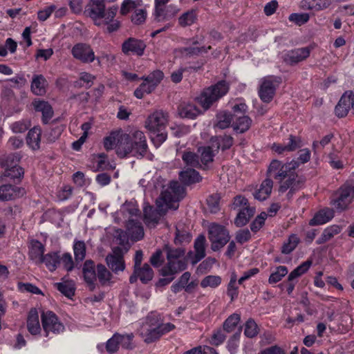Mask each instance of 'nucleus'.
<instances>
[{"instance_id":"obj_1","label":"nucleus","mask_w":354,"mask_h":354,"mask_svg":"<svg viewBox=\"0 0 354 354\" xmlns=\"http://www.w3.org/2000/svg\"><path fill=\"white\" fill-rule=\"evenodd\" d=\"M230 85L225 80L218 81L203 90L198 97V101L202 107L207 110L229 91Z\"/></svg>"},{"instance_id":"obj_2","label":"nucleus","mask_w":354,"mask_h":354,"mask_svg":"<svg viewBox=\"0 0 354 354\" xmlns=\"http://www.w3.org/2000/svg\"><path fill=\"white\" fill-rule=\"evenodd\" d=\"M91 4L86 10L88 15L94 21L95 25L97 26H102V19H105L106 22L115 18L118 6H113L106 11L104 0H91Z\"/></svg>"},{"instance_id":"obj_3","label":"nucleus","mask_w":354,"mask_h":354,"mask_svg":"<svg viewBox=\"0 0 354 354\" xmlns=\"http://www.w3.org/2000/svg\"><path fill=\"white\" fill-rule=\"evenodd\" d=\"M208 239L211 242V249L213 251H218L230 241L229 231L225 226L212 223L208 230Z\"/></svg>"},{"instance_id":"obj_4","label":"nucleus","mask_w":354,"mask_h":354,"mask_svg":"<svg viewBox=\"0 0 354 354\" xmlns=\"http://www.w3.org/2000/svg\"><path fill=\"white\" fill-rule=\"evenodd\" d=\"M281 82V77L277 76L269 75L262 78L258 90L261 100L264 103H270Z\"/></svg>"},{"instance_id":"obj_5","label":"nucleus","mask_w":354,"mask_h":354,"mask_svg":"<svg viewBox=\"0 0 354 354\" xmlns=\"http://www.w3.org/2000/svg\"><path fill=\"white\" fill-rule=\"evenodd\" d=\"M336 198L332 199L331 204L339 212L345 210L354 198V186L342 185L336 193Z\"/></svg>"},{"instance_id":"obj_6","label":"nucleus","mask_w":354,"mask_h":354,"mask_svg":"<svg viewBox=\"0 0 354 354\" xmlns=\"http://www.w3.org/2000/svg\"><path fill=\"white\" fill-rule=\"evenodd\" d=\"M41 319L46 337L48 336L50 332L57 334L63 332L65 329L64 324L59 321L57 316L53 311H43Z\"/></svg>"},{"instance_id":"obj_7","label":"nucleus","mask_w":354,"mask_h":354,"mask_svg":"<svg viewBox=\"0 0 354 354\" xmlns=\"http://www.w3.org/2000/svg\"><path fill=\"white\" fill-rule=\"evenodd\" d=\"M112 252V254H109L106 257L107 266L115 273L123 271L125 268L124 254L126 252L120 246L113 248Z\"/></svg>"},{"instance_id":"obj_8","label":"nucleus","mask_w":354,"mask_h":354,"mask_svg":"<svg viewBox=\"0 0 354 354\" xmlns=\"http://www.w3.org/2000/svg\"><path fill=\"white\" fill-rule=\"evenodd\" d=\"M350 109H352L354 114V94L352 91H347L342 95L335 106V113L338 118H341L346 116Z\"/></svg>"},{"instance_id":"obj_9","label":"nucleus","mask_w":354,"mask_h":354,"mask_svg":"<svg viewBox=\"0 0 354 354\" xmlns=\"http://www.w3.org/2000/svg\"><path fill=\"white\" fill-rule=\"evenodd\" d=\"M146 44L143 40L134 37H129L122 44V51L124 55H136L142 56L146 48Z\"/></svg>"},{"instance_id":"obj_10","label":"nucleus","mask_w":354,"mask_h":354,"mask_svg":"<svg viewBox=\"0 0 354 354\" xmlns=\"http://www.w3.org/2000/svg\"><path fill=\"white\" fill-rule=\"evenodd\" d=\"M167 122V115L162 111H156L149 116L145 127L151 133L165 130Z\"/></svg>"},{"instance_id":"obj_11","label":"nucleus","mask_w":354,"mask_h":354,"mask_svg":"<svg viewBox=\"0 0 354 354\" xmlns=\"http://www.w3.org/2000/svg\"><path fill=\"white\" fill-rule=\"evenodd\" d=\"M71 53L75 58L84 63L92 62L95 59L93 50L86 44L79 43L75 44L73 47Z\"/></svg>"},{"instance_id":"obj_12","label":"nucleus","mask_w":354,"mask_h":354,"mask_svg":"<svg viewBox=\"0 0 354 354\" xmlns=\"http://www.w3.org/2000/svg\"><path fill=\"white\" fill-rule=\"evenodd\" d=\"M26 194L24 188L5 184L0 186V201H8L22 197Z\"/></svg>"},{"instance_id":"obj_13","label":"nucleus","mask_w":354,"mask_h":354,"mask_svg":"<svg viewBox=\"0 0 354 354\" xmlns=\"http://www.w3.org/2000/svg\"><path fill=\"white\" fill-rule=\"evenodd\" d=\"M133 151H135V150L133 147L131 136L127 133L121 134L116 145L117 155L123 158Z\"/></svg>"},{"instance_id":"obj_14","label":"nucleus","mask_w":354,"mask_h":354,"mask_svg":"<svg viewBox=\"0 0 354 354\" xmlns=\"http://www.w3.org/2000/svg\"><path fill=\"white\" fill-rule=\"evenodd\" d=\"M131 138L135 152L143 157L148 148L144 133L141 131H136L131 136Z\"/></svg>"},{"instance_id":"obj_15","label":"nucleus","mask_w":354,"mask_h":354,"mask_svg":"<svg viewBox=\"0 0 354 354\" xmlns=\"http://www.w3.org/2000/svg\"><path fill=\"white\" fill-rule=\"evenodd\" d=\"M127 232L133 241H138L144 237V230L142 223L137 220L129 219L127 224Z\"/></svg>"},{"instance_id":"obj_16","label":"nucleus","mask_w":354,"mask_h":354,"mask_svg":"<svg viewBox=\"0 0 354 354\" xmlns=\"http://www.w3.org/2000/svg\"><path fill=\"white\" fill-rule=\"evenodd\" d=\"M310 49L309 47H304L291 50L286 55L285 62L293 65L300 62L309 57Z\"/></svg>"},{"instance_id":"obj_17","label":"nucleus","mask_w":354,"mask_h":354,"mask_svg":"<svg viewBox=\"0 0 354 354\" xmlns=\"http://www.w3.org/2000/svg\"><path fill=\"white\" fill-rule=\"evenodd\" d=\"M82 272L84 281L88 283L91 291L94 290L95 286L94 281L96 280V272L94 261L86 260L83 265Z\"/></svg>"},{"instance_id":"obj_18","label":"nucleus","mask_w":354,"mask_h":354,"mask_svg":"<svg viewBox=\"0 0 354 354\" xmlns=\"http://www.w3.org/2000/svg\"><path fill=\"white\" fill-rule=\"evenodd\" d=\"M179 179L183 184L189 186L199 183L202 180V176L199 172L193 168H188L179 173Z\"/></svg>"},{"instance_id":"obj_19","label":"nucleus","mask_w":354,"mask_h":354,"mask_svg":"<svg viewBox=\"0 0 354 354\" xmlns=\"http://www.w3.org/2000/svg\"><path fill=\"white\" fill-rule=\"evenodd\" d=\"M178 10L172 6H162L154 10V20L156 22L167 21L173 19L177 14Z\"/></svg>"},{"instance_id":"obj_20","label":"nucleus","mask_w":354,"mask_h":354,"mask_svg":"<svg viewBox=\"0 0 354 354\" xmlns=\"http://www.w3.org/2000/svg\"><path fill=\"white\" fill-rule=\"evenodd\" d=\"M27 328L31 335H37L41 332L39 315L36 308H31L27 317Z\"/></svg>"},{"instance_id":"obj_21","label":"nucleus","mask_w":354,"mask_h":354,"mask_svg":"<svg viewBox=\"0 0 354 354\" xmlns=\"http://www.w3.org/2000/svg\"><path fill=\"white\" fill-rule=\"evenodd\" d=\"M47 81L43 75H34L30 85L32 92L37 95H43L46 93Z\"/></svg>"},{"instance_id":"obj_22","label":"nucleus","mask_w":354,"mask_h":354,"mask_svg":"<svg viewBox=\"0 0 354 354\" xmlns=\"http://www.w3.org/2000/svg\"><path fill=\"white\" fill-rule=\"evenodd\" d=\"M272 186V180L270 178H266L262 182L260 188L253 194L254 198L260 201L266 200L271 194Z\"/></svg>"},{"instance_id":"obj_23","label":"nucleus","mask_w":354,"mask_h":354,"mask_svg":"<svg viewBox=\"0 0 354 354\" xmlns=\"http://www.w3.org/2000/svg\"><path fill=\"white\" fill-rule=\"evenodd\" d=\"M41 130L39 127H34L30 129L27 136V145L33 150H37L40 147Z\"/></svg>"},{"instance_id":"obj_24","label":"nucleus","mask_w":354,"mask_h":354,"mask_svg":"<svg viewBox=\"0 0 354 354\" xmlns=\"http://www.w3.org/2000/svg\"><path fill=\"white\" fill-rule=\"evenodd\" d=\"M333 216L334 212L332 209L328 208L322 209L316 213L314 217L310 220L309 225L314 226L324 224L331 220Z\"/></svg>"},{"instance_id":"obj_25","label":"nucleus","mask_w":354,"mask_h":354,"mask_svg":"<svg viewBox=\"0 0 354 354\" xmlns=\"http://www.w3.org/2000/svg\"><path fill=\"white\" fill-rule=\"evenodd\" d=\"M255 213V208L246 207L240 210L234 219V224L236 227H241L245 225Z\"/></svg>"},{"instance_id":"obj_26","label":"nucleus","mask_w":354,"mask_h":354,"mask_svg":"<svg viewBox=\"0 0 354 354\" xmlns=\"http://www.w3.org/2000/svg\"><path fill=\"white\" fill-rule=\"evenodd\" d=\"M252 122V120L249 116H239L233 121L232 127L236 133H243L250 129Z\"/></svg>"},{"instance_id":"obj_27","label":"nucleus","mask_w":354,"mask_h":354,"mask_svg":"<svg viewBox=\"0 0 354 354\" xmlns=\"http://www.w3.org/2000/svg\"><path fill=\"white\" fill-rule=\"evenodd\" d=\"M178 111L181 118L188 119H194L200 114L199 109L192 104H180L178 106Z\"/></svg>"},{"instance_id":"obj_28","label":"nucleus","mask_w":354,"mask_h":354,"mask_svg":"<svg viewBox=\"0 0 354 354\" xmlns=\"http://www.w3.org/2000/svg\"><path fill=\"white\" fill-rule=\"evenodd\" d=\"M61 262L59 252H53L44 255L39 263H44L46 268L50 271H55Z\"/></svg>"},{"instance_id":"obj_29","label":"nucleus","mask_w":354,"mask_h":354,"mask_svg":"<svg viewBox=\"0 0 354 354\" xmlns=\"http://www.w3.org/2000/svg\"><path fill=\"white\" fill-rule=\"evenodd\" d=\"M198 152L201 154L199 160H201L202 163V169H207L208 164L213 162L216 153L212 150V147L206 146L199 147Z\"/></svg>"},{"instance_id":"obj_30","label":"nucleus","mask_w":354,"mask_h":354,"mask_svg":"<svg viewBox=\"0 0 354 354\" xmlns=\"http://www.w3.org/2000/svg\"><path fill=\"white\" fill-rule=\"evenodd\" d=\"M205 236L200 234L194 241L195 256L192 264H195L203 259L205 256Z\"/></svg>"},{"instance_id":"obj_31","label":"nucleus","mask_w":354,"mask_h":354,"mask_svg":"<svg viewBox=\"0 0 354 354\" xmlns=\"http://www.w3.org/2000/svg\"><path fill=\"white\" fill-rule=\"evenodd\" d=\"M135 269L136 273L138 274V278L142 283L147 284L152 280L154 272L148 263H145L142 266L135 268Z\"/></svg>"},{"instance_id":"obj_32","label":"nucleus","mask_w":354,"mask_h":354,"mask_svg":"<svg viewBox=\"0 0 354 354\" xmlns=\"http://www.w3.org/2000/svg\"><path fill=\"white\" fill-rule=\"evenodd\" d=\"M210 49H212L211 46H209L208 47L188 46V47H182V48H178V52L183 57H191L193 56L199 55L202 53H207L208 52V50Z\"/></svg>"},{"instance_id":"obj_33","label":"nucleus","mask_w":354,"mask_h":354,"mask_svg":"<svg viewBox=\"0 0 354 354\" xmlns=\"http://www.w3.org/2000/svg\"><path fill=\"white\" fill-rule=\"evenodd\" d=\"M233 119L234 115L230 112L225 111H221L216 115L217 122L216 126L221 129H226L231 125Z\"/></svg>"},{"instance_id":"obj_34","label":"nucleus","mask_w":354,"mask_h":354,"mask_svg":"<svg viewBox=\"0 0 354 354\" xmlns=\"http://www.w3.org/2000/svg\"><path fill=\"white\" fill-rule=\"evenodd\" d=\"M31 247L29 252V256L31 259L40 260L44 257V253L45 251L44 245L37 240H32L30 242Z\"/></svg>"},{"instance_id":"obj_35","label":"nucleus","mask_w":354,"mask_h":354,"mask_svg":"<svg viewBox=\"0 0 354 354\" xmlns=\"http://www.w3.org/2000/svg\"><path fill=\"white\" fill-rule=\"evenodd\" d=\"M163 250L166 252L167 261L178 260L183 257L185 253V249L182 248H172L169 243L164 245Z\"/></svg>"},{"instance_id":"obj_36","label":"nucleus","mask_w":354,"mask_h":354,"mask_svg":"<svg viewBox=\"0 0 354 354\" xmlns=\"http://www.w3.org/2000/svg\"><path fill=\"white\" fill-rule=\"evenodd\" d=\"M341 231L339 225H332L325 229L321 236L316 241L317 244H322L330 240L335 235L338 234Z\"/></svg>"},{"instance_id":"obj_37","label":"nucleus","mask_w":354,"mask_h":354,"mask_svg":"<svg viewBox=\"0 0 354 354\" xmlns=\"http://www.w3.org/2000/svg\"><path fill=\"white\" fill-rule=\"evenodd\" d=\"M178 273L177 260L167 261V263L159 270V274L162 277H175Z\"/></svg>"},{"instance_id":"obj_38","label":"nucleus","mask_w":354,"mask_h":354,"mask_svg":"<svg viewBox=\"0 0 354 354\" xmlns=\"http://www.w3.org/2000/svg\"><path fill=\"white\" fill-rule=\"evenodd\" d=\"M127 232H124L122 230L118 229L115 230V235L114 236V241L116 244L121 245L124 252L130 248L129 243V238L127 234Z\"/></svg>"},{"instance_id":"obj_39","label":"nucleus","mask_w":354,"mask_h":354,"mask_svg":"<svg viewBox=\"0 0 354 354\" xmlns=\"http://www.w3.org/2000/svg\"><path fill=\"white\" fill-rule=\"evenodd\" d=\"M197 19L196 12L194 10H190L184 12L179 18L178 23L182 27L191 26Z\"/></svg>"},{"instance_id":"obj_40","label":"nucleus","mask_w":354,"mask_h":354,"mask_svg":"<svg viewBox=\"0 0 354 354\" xmlns=\"http://www.w3.org/2000/svg\"><path fill=\"white\" fill-rule=\"evenodd\" d=\"M158 327L147 328L145 331L142 332L141 335L144 338L145 342L150 344L160 339L162 336Z\"/></svg>"},{"instance_id":"obj_41","label":"nucleus","mask_w":354,"mask_h":354,"mask_svg":"<svg viewBox=\"0 0 354 354\" xmlns=\"http://www.w3.org/2000/svg\"><path fill=\"white\" fill-rule=\"evenodd\" d=\"M20 159L21 156L18 153H10L0 159V165L5 168L17 167Z\"/></svg>"},{"instance_id":"obj_42","label":"nucleus","mask_w":354,"mask_h":354,"mask_svg":"<svg viewBox=\"0 0 354 354\" xmlns=\"http://www.w3.org/2000/svg\"><path fill=\"white\" fill-rule=\"evenodd\" d=\"M182 159L187 165L192 167L202 168V165L200 162L198 156L194 152H184L182 156Z\"/></svg>"},{"instance_id":"obj_43","label":"nucleus","mask_w":354,"mask_h":354,"mask_svg":"<svg viewBox=\"0 0 354 354\" xmlns=\"http://www.w3.org/2000/svg\"><path fill=\"white\" fill-rule=\"evenodd\" d=\"M144 217L146 222H152L153 224H158L160 215L157 209H155L151 205H146L143 209Z\"/></svg>"},{"instance_id":"obj_44","label":"nucleus","mask_w":354,"mask_h":354,"mask_svg":"<svg viewBox=\"0 0 354 354\" xmlns=\"http://www.w3.org/2000/svg\"><path fill=\"white\" fill-rule=\"evenodd\" d=\"M312 265V261L308 260L303 262L301 265L293 270L288 275V280L292 281L293 279L300 277L308 270Z\"/></svg>"},{"instance_id":"obj_45","label":"nucleus","mask_w":354,"mask_h":354,"mask_svg":"<svg viewBox=\"0 0 354 354\" xmlns=\"http://www.w3.org/2000/svg\"><path fill=\"white\" fill-rule=\"evenodd\" d=\"M299 243V239L295 234H291L288 241L281 247V252L285 254L291 253Z\"/></svg>"},{"instance_id":"obj_46","label":"nucleus","mask_w":354,"mask_h":354,"mask_svg":"<svg viewBox=\"0 0 354 354\" xmlns=\"http://www.w3.org/2000/svg\"><path fill=\"white\" fill-rule=\"evenodd\" d=\"M64 131V127L62 125L53 126V124H50L49 129L46 131L45 136L50 142H55L59 138L62 131Z\"/></svg>"},{"instance_id":"obj_47","label":"nucleus","mask_w":354,"mask_h":354,"mask_svg":"<svg viewBox=\"0 0 354 354\" xmlns=\"http://www.w3.org/2000/svg\"><path fill=\"white\" fill-rule=\"evenodd\" d=\"M55 286L61 293L69 299L75 295V288L71 282L56 283Z\"/></svg>"},{"instance_id":"obj_48","label":"nucleus","mask_w":354,"mask_h":354,"mask_svg":"<svg viewBox=\"0 0 354 354\" xmlns=\"http://www.w3.org/2000/svg\"><path fill=\"white\" fill-rule=\"evenodd\" d=\"M241 317L237 313L229 316L223 323V329L227 333L232 332L240 322Z\"/></svg>"},{"instance_id":"obj_49","label":"nucleus","mask_w":354,"mask_h":354,"mask_svg":"<svg viewBox=\"0 0 354 354\" xmlns=\"http://www.w3.org/2000/svg\"><path fill=\"white\" fill-rule=\"evenodd\" d=\"M74 255L76 261H82L86 256V245L83 241H75L73 245Z\"/></svg>"},{"instance_id":"obj_50","label":"nucleus","mask_w":354,"mask_h":354,"mask_svg":"<svg viewBox=\"0 0 354 354\" xmlns=\"http://www.w3.org/2000/svg\"><path fill=\"white\" fill-rule=\"evenodd\" d=\"M220 200L221 196L218 193L213 194L207 197V204L211 213L216 214L220 210Z\"/></svg>"},{"instance_id":"obj_51","label":"nucleus","mask_w":354,"mask_h":354,"mask_svg":"<svg viewBox=\"0 0 354 354\" xmlns=\"http://www.w3.org/2000/svg\"><path fill=\"white\" fill-rule=\"evenodd\" d=\"M120 339H121L120 334L115 333L106 344V351L110 354L116 353L119 348Z\"/></svg>"},{"instance_id":"obj_52","label":"nucleus","mask_w":354,"mask_h":354,"mask_svg":"<svg viewBox=\"0 0 354 354\" xmlns=\"http://www.w3.org/2000/svg\"><path fill=\"white\" fill-rule=\"evenodd\" d=\"M163 322L161 315L157 312H151L146 317L145 326L148 328L159 327Z\"/></svg>"},{"instance_id":"obj_53","label":"nucleus","mask_w":354,"mask_h":354,"mask_svg":"<svg viewBox=\"0 0 354 354\" xmlns=\"http://www.w3.org/2000/svg\"><path fill=\"white\" fill-rule=\"evenodd\" d=\"M164 77V73L160 70H156L151 72L146 77V82L152 85L154 88L160 83Z\"/></svg>"},{"instance_id":"obj_54","label":"nucleus","mask_w":354,"mask_h":354,"mask_svg":"<svg viewBox=\"0 0 354 354\" xmlns=\"http://www.w3.org/2000/svg\"><path fill=\"white\" fill-rule=\"evenodd\" d=\"M100 282L102 284H104L106 282L109 281L111 279V274L106 269L105 266L103 264H98L97 266V274Z\"/></svg>"},{"instance_id":"obj_55","label":"nucleus","mask_w":354,"mask_h":354,"mask_svg":"<svg viewBox=\"0 0 354 354\" xmlns=\"http://www.w3.org/2000/svg\"><path fill=\"white\" fill-rule=\"evenodd\" d=\"M288 269L286 266H280L277 268V270L272 273L269 277L270 283H275L281 280L282 277L286 275Z\"/></svg>"},{"instance_id":"obj_56","label":"nucleus","mask_w":354,"mask_h":354,"mask_svg":"<svg viewBox=\"0 0 354 354\" xmlns=\"http://www.w3.org/2000/svg\"><path fill=\"white\" fill-rule=\"evenodd\" d=\"M221 283V278L219 276L209 275L205 277L201 282V286L203 288L208 286L211 288H216Z\"/></svg>"},{"instance_id":"obj_57","label":"nucleus","mask_w":354,"mask_h":354,"mask_svg":"<svg viewBox=\"0 0 354 354\" xmlns=\"http://www.w3.org/2000/svg\"><path fill=\"white\" fill-rule=\"evenodd\" d=\"M309 19L310 16L308 13H292L288 17L290 21L297 26L305 24L309 21Z\"/></svg>"},{"instance_id":"obj_58","label":"nucleus","mask_w":354,"mask_h":354,"mask_svg":"<svg viewBox=\"0 0 354 354\" xmlns=\"http://www.w3.org/2000/svg\"><path fill=\"white\" fill-rule=\"evenodd\" d=\"M24 169L19 166L6 168L4 176L10 178V179H20L24 176Z\"/></svg>"},{"instance_id":"obj_59","label":"nucleus","mask_w":354,"mask_h":354,"mask_svg":"<svg viewBox=\"0 0 354 354\" xmlns=\"http://www.w3.org/2000/svg\"><path fill=\"white\" fill-rule=\"evenodd\" d=\"M268 216L266 212H261L250 224V229L253 232L259 231L265 223V221Z\"/></svg>"},{"instance_id":"obj_60","label":"nucleus","mask_w":354,"mask_h":354,"mask_svg":"<svg viewBox=\"0 0 354 354\" xmlns=\"http://www.w3.org/2000/svg\"><path fill=\"white\" fill-rule=\"evenodd\" d=\"M18 288L23 292H30L35 295H43L41 290L36 286L30 283H18Z\"/></svg>"},{"instance_id":"obj_61","label":"nucleus","mask_w":354,"mask_h":354,"mask_svg":"<svg viewBox=\"0 0 354 354\" xmlns=\"http://www.w3.org/2000/svg\"><path fill=\"white\" fill-rule=\"evenodd\" d=\"M147 18V11L145 9H136L131 16V21L136 25L143 24Z\"/></svg>"},{"instance_id":"obj_62","label":"nucleus","mask_w":354,"mask_h":354,"mask_svg":"<svg viewBox=\"0 0 354 354\" xmlns=\"http://www.w3.org/2000/svg\"><path fill=\"white\" fill-rule=\"evenodd\" d=\"M149 262L154 268L160 267L165 262L162 250L160 249L156 250L151 256Z\"/></svg>"},{"instance_id":"obj_63","label":"nucleus","mask_w":354,"mask_h":354,"mask_svg":"<svg viewBox=\"0 0 354 354\" xmlns=\"http://www.w3.org/2000/svg\"><path fill=\"white\" fill-rule=\"evenodd\" d=\"M244 333L250 338L257 335V325L253 319H250L246 322Z\"/></svg>"},{"instance_id":"obj_64","label":"nucleus","mask_w":354,"mask_h":354,"mask_svg":"<svg viewBox=\"0 0 354 354\" xmlns=\"http://www.w3.org/2000/svg\"><path fill=\"white\" fill-rule=\"evenodd\" d=\"M119 133L112 132L109 136H107L104 140V147L106 150H110L113 148L118 142Z\"/></svg>"}]
</instances>
